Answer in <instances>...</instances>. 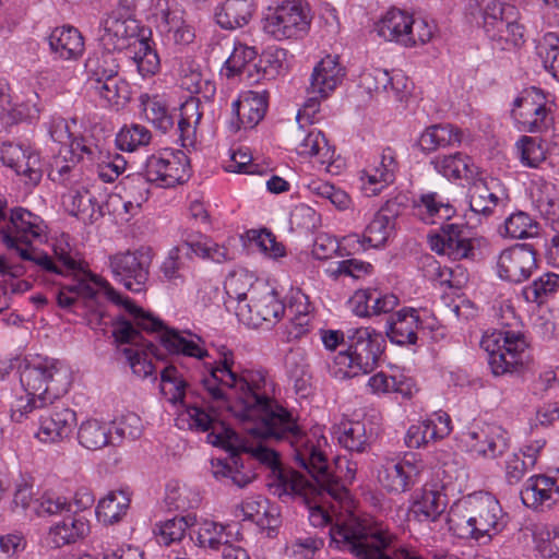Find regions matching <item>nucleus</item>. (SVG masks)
<instances>
[{"instance_id":"a878e982","label":"nucleus","mask_w":559,"mask_h":559,"mask_svg":"<svg viewBox=\"0 0 559 559\" xmlns=\"http://www.w3.org/2000/svg\"><path fill=\"white\" fill-rule=\"evenodd\" d=\"M296 119H298V116ZM304 121L312 124L314 122V115H311L310 118L305 116L300 121L297 120L299 127L294 134L297 143V153L301 156L316 157L321 165H326L329 170L334 157V148L329 144L325 135L320 130L311 129L306 132Z\"/></svg>"},{"instance_id":"4c0bfd02","label":"nucleus","mask_w":559,"mask_h":559,"mask_svg":"<svg viewBox=\"0 0 559 559\" xmlns=\"http://www.w3.org/2000/svg\"><path fill=\"white\" fill-rule=\"evenodd\" d=\"M414 209L420 219L436 224V219H450L455 214L454 206L437 192L424 193L415 201Z\"/></svg>"},{"instance_id":"cd10ccee","label":"nucleus","mask_w":559,"mask_h":559,"mask_svg":"<svg viewBox=\"0 0 559 559\" xmlns=\"http://www.w3.org/2000/svg\"><path fill=\"white\" fill-rule=\"evenodd\" d=\"M399 162L395 151L391 147L383 148L373 163L362 171L364 189L372 195L380 193L394 182Z\"/></svg>"},{"instance_id":"423d86ee","label":"nucleus","mask_w":559,"mask_h":559,"mask_svg":"<svg viewBox=\"0 0 559 559\" xmlns=\"http://www.w3.org/2000/svg\"><path fill=\"white\" fill-rule=\"evenodd\" d=\"M20 382L25 395L17 396L11 404V418L15 423H22L33 411L67 393L70 373L57 359L36 357L20 367Z\"/></svg>"},{"instance_id":"f704fd0d","label":"nucleus","mask_w":559,"mask_h":559,"mask_svg":"<svg viewBox=\"0 0 559 559\" xmlns=\"http://www.w3.org/2000/svg\"><path fill=\"white\" fill-rule=\"evenodd\" d=\"M88 532L90 523L85 516L67 513L61 522L50 527L48 536L50 543L60 548L85 537Z\"/></svg>"},{"instance_id":"c03bdc74","label":"nucleus","mask_w":559,"mask_h":559,"mask_svg":"<svg viewBox=\"0 0 559 559\" xmlns=\"http://www.w3.org/2000/svg\"><path fill=\"white\" fill-rule=\"evenodd\" d=\"M116 50L95 52L85 61L88 83L99 82L103 79L119 75V63L115 56Z\"/></svg>"},{"instance_id":"a18cd8bd","label":"nucleus","mask_w":559,"mask_h":559,"mask_svg":"<svg viewBox=\"0 0 559 559\" xmlns=\"http://www.w3.org/2000/svg\"><path fill=\"white\" fill-rule=\"evenodd\" d=\"M252 7L249 2H222L215 12L216 23L225 29L241 27L249 22Z\"/></svg>"},{"instance_id":"f257e3e1","label":"nucleus","mask_w":559,"mask_h":559,"mask_svg":"<svg viewBox=\"0 0 559 559\" xmlns=\"http://www.w3.org/2000/svg\"><path fill=\"white\" fill-rule=\"evenodd\" d=\"M201 391L197 400L187 402L178 415L176 425L180 429L206 432L209 443L221 448H233L237 441L236 432L218 420L214 407H205L206 402H214L217 407H227L243 427L255 438L274 441L273 437L262 436L251 428L266 419L265 414L276 405L282 406L273 396L274 384L263 369H241L235 361L233 350L223 347L219 359L207 367V373L200 380Z\"/></svg>"},{"instance_id":"6e6d98bb","label":"nucleus","mask_w":559,"mask_h":559,"mask_svg":"<svg viewBox=\"0 0 559 559\" xmlns=\"http://www.w3.org/2000/svg\"><path fill=\"white\" fill-rule=\"evenodd\" d=\"M368 386L376 394L400 393L403 396H411L412 381L404 376H388L384 372H378L369 378Z\"/></svg>"},{"instance_id":"5701e85b","label":"nucleus","mask_w":559,"mask_h":559,"mask_svg":"<svg viewBox=\"0 0 559 559\" xmlns=\"http://www.w3.org/2000/svg\"><path fill=\"white\" fill-rule=\"evenodd\" d=\"M269 106L266 91H246L231 104L233 118L229 128L233 132L253 129L265 116Z\"/></svg>"},{"instance_id":"4be33fe9","label":"nucleus","mask_w":559,"mask_h":559,"mask_svg":"<svg viewBox=\"0 0 559 559\" xmlns=\"http://www.w3.org/2000/svg\"><path fill=\"white\" fill-rule=\"evenodd\" d=\"M0 159L3 165L25 178L29 187L37 186L43 177L39 154L28 146L19 143L4 142L0 147Z\"/></svg>"},{"instance_id":"c9c22d12","label":"nucleus","mask_w":559,"mask_h":559,"mask_svg":"<svg viewBox=\"0 0 559 559\" xmlns=\"http://www.w3.org/2000/svg\"><path fill=\"white\" fill-rule=\"evenodd\" d=\"M78 441L83 448L92 451L107 445L117 447L111 425L95 418L87 419L79 426Z\"/></svg>"},{"instance_id":"49530a36","label":"nucleus","mask_w":559,"mask_h":559,"mask_svg":"<svg viewBox=\"0 0 559 559\" xmlns=\"http://www.w3.org/2000/svg\"><path fill=\"white\" fill-rule=\"evenodd\" d=\"M231 526L222 525L213 521H204L194 535L190 534V539L203 548L218 550L225 546L231 536Z\"/></svg>"},{"instance_id":"c756f323","label":"nucleus","mask_w":559,"mask_h":559,"mask_svg":"<svg viewBox=\"0 0 559 559\" xmlns=\"http://www.w3.org/2000/svg\"><path fill=\"white\" fill-rule=\"evenodd\" d=\"M451 418L447 413H436L432 417L412 425L405 436L408 448H420L431 441L442 439L451 432Z\"/></svg>"},{"instance_id":"37998d69","label":"nucleus","mask_w":559,"mask_h":559,"mask_svg":"<svg viewBox=\"0 0 559 559\" xmlns=\"http://www.w3.org/2000/svg\"><path fill=\"white\" fill-rule=\"evenodd\" d=\"M130 501V492L128 490L109 491L97 504V516L105 523L114 524L120 521L127 513Z\"/></svg>"},{"instance_id":"e2e57ef3","label":"nucleus","mask_w":559,"mask_h":559,"mask_svg":"<svg viewBox=\"0 0 559 559\" xmlns=\"http://www.w3.org/2000/svg\"><path fill=\"white\" fill-rule=\"evenodd\" d=\"M546 105V96L536 87H531L518 96L513 102L512 116L515 118L521 117L527 119L535 110H542Z\"/></svg>"},{"instance_id":"4468645a","label":"nucleus","mask_w":559,"mask_h":559,"mask_svg":"<svg viewBox=\"0 0 559 559\" xmlns=\"http://www.w3.org/2000/svg\"><path fill=\"white\" fill-rule=\"evenodd\" d=\"M345 76V69L340 64L337 56H326L313 69L308 93L311 95L298 111V120L305 116L310 118L319 111V99H324L336 88Z\"/></svg>"},{"instance_id":"7c9ffc66","label":"nucleus","mask_w":559,"mask_h":559,"mask_svg":"<svg viewBox=\"0 0 559 559\" xmlns=\"http://www.w3.org/2000/svg\"><path fill=\"white\" fill-rule=\"evenodd\" d=\"M51 53L61 60H75L84 51L81 33L72 26L55 28L48 37Z\"/></svg>"},{"instance_id":"5fc2aeb1","label":"nucleus","mask_w":559,"mask_h":559,"mask_svg":"<svg viewBox=\"0 0 559 559\" xmlns=\"http://www.w3.org/2000/svg\"><path fill=\"white\" fill-rule=\"evenodd\" d=\"M142 107L145 118L163 133L174 126V118L168 111L166 103L157 95L142 96Z\"/></svg>"},{"instance_id":"ea45409f","label":"nucleus","mask_w":559,"mask_h":559,"mask_svg":"<svg viewBox=\"0 0 559 559\" xmlns=\"http://www.w3.org/2000/svg\"><path fill=\"white\" fill-rule=\"evenodd\" d=\"M284 365L289 379L294 382L297 393L305 396L310 389L311 374L304 348L290 349L284 359Z\"/></svg>"},{"instance_id":"a211bd4d","label":"nucleus","mask_w":559,"mask_h":559,"mask_svg":"<svg viewBox=\"0 0 559 559\" xmlns=\"http://www.w3.org/2000/svg\"><path fill=\"white\" fill-rule=\"evenodd\" d=\"M346 336L348 349L354 356L358 368L364 374L371 372L384 350L385 340L380 332L369 328L348 329Z\"/></svg>"},{"instance_id":"2eb2a0df","label":"nucleus","mask_w":559,"mask_h":559,"mask_svg":"<svg viewBox=\"0 0 559 559\" xmlns=\"http://www.w3.org/2000/svg\"><path fill=\"white\" fill-rule=\"evenodd\" d=\"M236 445L241 452L251 454L252 457L272 468L275 478L269 486L273 495L281 498L284 493L305 492V489L309 488L307 479L302 475L281 467L278 455L274 450L261 444L248 445L240 442L238 437Z\"/></svg>"},{"instance_id":"6ab92c4d","label":"nucleus","mask_w":559,"mask_h":559,"mask_svg":"<svg viewBox=\"0 0 559 559\" xmlns=\"http://www.w3.org/2000/svg\"><path fill=\"white\" fill-rule=\"evenodd\" d=\"M509 201L508 190L495 177L473 179L468 189L469 210L481 218H489L499 205Z\"/></svg>"},{"instance_id":"6e6552de","label":"nucleus","mask_w":559,"mask_h":559,"mask_svg":"<svg viewBox=\"0 0 559 559\" xmlns=\"http://www.w3.org/2000/svg\"><path fill=\"white\" fill-rule=\"evenodd\" d=\"M481 347L488 354V364L495 376L522 373L531 368L533 356L525 336L520 332L506 331L499 337L486 336Z\"/></svg>"},{"instance_id":"e433bc0d","label":"nucleus","mask_w":559,"mask_h":559,"mask_svg":"<svg viewBox=\"0 0 559 559\" xmlns=\"http://www.w3.org/2000/svg\"><path fill=\"white\" fill-rule=\"evenodd\" d=\"M462 141V132L453 124H433L425 129L418 140L421 151L430 153L439 148L454 146Z\"/></svg>"},{"instance_id":"f03ea898","label":"nucleus","mask_w":559,"mask_h":559,"mask_svg":"<svg viewBox=\"0 0 559 559\" xmlns=\"http://www.w3.org/2000/svg\"><path fill=\"white\" fill-rule=\"evenodd\" d=\"M260 421L255 432L273 437L275 442L287 443L293 450V457L298 467L306 471L312 480L307 479L309 488L305 492H290L284 496H299L309 509V521L313 526H323L330 521L322 502L329 497L337 502L348 499L347 485L329 471L324 453L314 444L299 426L297 418L288 409L274 405Z\"/></svg>"},{"instance_id":"7ed1b4c3","label":"nucleus","mask_w":559,"mask_h":559,"mask_svg":"<svg viewBox=\"0 0 559 559\" xmlns=\"http://www.w3.org/2000/svg\"><path fill=\"white\" fill-rule=\"evenodd\" d=\"M107 299L122 306L131 316L132 321L119 317L114 322L112 336L120 344H131L134 347L123 348L132 372L145 379L155 374V367L150 356L159 358L158 348L151 341H145L141 332L156 334L163 347L173 355H182L197 359L209 356L203 347L201 337L190 332H180L165 326L163 321L138 307L129 297H123L112 287L105 292Z\"/></svg>"},{"instance_id":"1a4fd4ad","label":"nucleus","mask_w":559,"mask_h":559,"mask_svg":"<svg viewBox=\"0 0 559 559\" xmlns=\"http://www.w3.org/2000/svg\"><path fill=\"white\" fill-rule=\"evenodd\" d=\"M7 201L0 198V241L8 250L16 253L32 241L41 237L46 226L36 214L23 207H14L7 218Z\"/></svg>"},{"instance_id":"052dcab7","label":"nucleus","mask_w":559,"mask_h":559,"mask_svg":"<svg viewBox=\"0 0 559 559\" xmlns=\"http://www.w3.org/2000/svg\"><path fill=\"white\" fill-rule=\"evenodd\" d=\"M195 518L191 514L174 518L158 526L157 540L163 545H170L183 538L186 531L194 524Z\"/></svg>"},{"instance_id":"72a5a7b5","label":"nucleus","mask_w":559,"mask_h":559,"mask_svg":"<svg viewBox=\"0 0 559 559\" xmlns=\"http://www.w3.org/2000/svg\"><path fill=\"white\" fill-rule=\"evenodd\" d=\"M433 169L449 180H472L477 175V167L472 158L461 152L438 155L430 162Z\"/></svg>"},{"instance_id":"2f4dec72","label":"nucleus","mask_w":559,"mask_h":559,"mask_svg":"<svg viewBox=\"0 0 559 559\" xmlns=\"http://www.w3.org/2000/svg\"><path fill=\"white\" fill-rule=\"evenodd\" d=\"M413 15L406 11L392 8L377 24L379 36L390 41H396L404 46H409L412 37L408 36L411 29Z\"/></svg>"},{"instance_id":"4d7b16f0","label":"nucleus","mask_w":559,"mask_h":559,"mask_svg":"<svg viewBox=\"0 0 559 559\" xmlns=\"http://www.w3.org/2000/svg\"><path fill=\"white\" fill-rule=\"evenodd\" d=\"M257 57L258 52L254 47H249L241 43L236 44L231 55L224 63L226 76L245 75L249 64H251Z\"/></svg>"},{"instance_id":"20e7f679","label":"nucleus","mask_w":559,"mask_h":559,"mask_svg":"<svg viewBox=\"0 0 559 559\" xmlns=\"http://www.w3.org/2000/svg\"><path fill=\"white\" fill-rule=\"evenodd\" d=\"M133 3L118 2L100 20L98 43L105 50L128 49L139 73L154 75L160 67L159 57L151 38L152 32L134 17Z\"/></svg>"},{"instance_id":"8fccbe9b","label":"nucleus","mask_w":559,"mask_h":559,"mask_svg":"<svg viewBox=\"0 0 559 559\" xmlns=\"http://www.w3.org/2000/svg\"><path fill=\"white\" fill-rule=\"evenodd\" d=\"M449 530L460 538H474V518L471 511V497L454 503L447 515Z\"/></svg>"},{"instance_id":"f8f14e48","label":"nucleus","mask_w":559,"mask_h":559,"mask_svg":"<svg viewBox=\"0 0 559 559\" xmlns=\"http://www.w3.org/2000/svg\"><path fill=\"white\" fill-rule=\"evenodd\" d=\"M235 311L240 322L250 328H259L263 322L275 323L284 317L285 304L274 288L260 283L251 288L249 302L236 306Z\"/></svg>"},{"instance_id":"bf43d9fd","label":"nucleus","mask_w":559,"mask_h":559,"mask_svg":"<svg viewBox=\"0 0 559 559\" xmlns=\"http://www.w3.org/2000/svg\"><path fill=\"white\" fill-rule=\"evenodd\" d=\"M151 183L153 182L148 180V176H146L144 167L143 173H135L126 176L120 181V187L126 199H131V202L136 204H143L148 199Z\"/></svg>"},{"instance_id":"ddd939ff","label":"nucleus","mask_w":559,"mask_h":559,"mask_svg":"<svg viewBox=\"0 0 559 559\" xmlns=\"http://www.w3.org/2000/svg\"><path fill=\"white\" fill-rule=\"evenodd\" d=\"M309 10L304 2H277L269 7L264 17V31L277 40L297 37L310 24Z\"/></svg>"},{"instance_id":"9b49d317","label":"nucleus","mask_w":559,"mask_h":559,"mask_svg":"<svg viewBox=\"0 0 559 559\" xmlns=\"http://www.w3.org/2000/svg\"><path fill=\"white\" fill-rule=\"evenodd\" d=\"M151 264L150 248L127 250L109 257V267L114 278L126 289L136 294L146 289Z\"/></svg>"},{"instance_id":"3c124183","label":"nucleus","mask_w":559,"mask_h":559,"mask_svg":"<svg viewBox=\"0 0 559 559\" xmlns=\"http://www.w3.org/2000/svg\"><path fill=\"white\" fill-rule=\"evenodd\" d=\"M394 228V217L386 209L378 211L366 226L364 236L370 248L383 246Z\"/></svg>"},{"instance_id":"393cba45","label":"nucleus","mask_w":559,"mask_h":559,"mask_svg":"<svg viewBox=\"0 0 559 559\" xmlns=\"http://www.w3.org/2000/svg\"><path fill=\"white\" fill-rule=\"evenodd\" d=\"M423 320L417 309L404 307L390 314L385 322V335L392 344L416 346Z\"/></svg>"},{"instance_id":"de8ad7c7","label":"nucleus","mask_w":559,"mask_h":559,"mask_svg":"<svg viewBox=\"0 0 559 559\" xmlns=\"http://www.w3.org/2000/svg\"><path fill=\"white\" fill-rule=\"evenodd\" d=\"M281 56H284L282 50L275 53L265 52L249 64L245 79L248 84H257L263 80H272L282 68Z\"/></svg>"},{"instance_id":"774afa93","label":"nucleus","mask_w":559,"mask_h":559,"mask_svg":"<svg viewBox=\"0 0 559 559\" xmlns=\"http://www.w3.org/2000/svg\"><path fill=\"white\" fill-rule=\"evenodd\" d=\"M308 189L312 194L328 200L340 210L347 209L350 203V199L345 191L321 179L311 180Z\"/></svg>"},{"instance_id":"09e8293b","label":"nucleus","mask_w":559,"mask_h":559,"mask_svg":"<svg viewBox=\"0 0 559 559\" xmlns=\"http://www.w3.org/2000/svg\"><path fill=\"white\" fill-rule=\"evenodd\" d=\"M337 439L342 447L352 452L362 453L370 447V435L367 433L365 423L359 420L342 423Z\"/></svg>"},{"instance_id":"412c9836","label":"nucleus","mask_w":559,"mask_h":559,"mask_svg":"<svg viewBox=\"0 0 559 559\" xmlns=\"http://www.w3.org/2000/svg\"><path fill=\"white\" fill-rule=\"evenodd\" d=\"M471 511L474 518V538H491L507 525L506 514L499 501L489 493L471 496Z\"/></svg>"},{"instance_id":"680f3d73","label":"nucleus","mask_w":559,"mask_h":559,"mask_svg":"<svg viewBox=\"0 0 559 559\" xmlns=\"http://www.w3.org/2000/svg\"><path fill=\"white\" fill-rule=\"evenodd\" d=\"M235 515L237 518L242 516V520L252 521L261 527L271 524L270 521H266L267 516L270 515L267 501L260 496L245 499L237 507Z\"/></svg>"},{"instance_id":"13d9d810","label":"nucleus","mask_w":559,"mask_h":559,"mask_svg":"<svg viewBox=\"0 0 559 559\" xmlns=\"http://www.w3.org/2000/svg\"><path fill=\"white\" fill-rule=\"evenodd\" d=\"M151 131L141 124L124 126L116 136V144L119 150L133 152L140 146L150 144Z\"/></svg>"},{"instance_id":"58836bf2","label":"nucleus","mask_w":559,"mask_h":559,"mask_svg":"<svg viewBox=\"0 0 559 559\" xmlns=\"http://www.w3.org/2000/svg\"><path fill=\"white\" fill-rule=\"evenodd\" d=\"M447 504L445 493L424 488L420 498L412 507V513L419 522H436L445 511Z\"/></svg>"},{"instance_id":"603ef678","label":"nucleus","mask_w":559,"mask_h":559,"mask_svg":"<svg viewBox=\"0 0 559 559\" xmlns=\"http://www.w3.org/2000/svg\"><path fill=\"white\" fill-rule=\"evenodd\" d=\"M90 84L109 105H123L130 98L129 83L119 75Z\"/></svg>"},{"instance_id":"79ce46f5","label":"nucleus","mask_w":559,"mask_h":559,"mask_svg":"<svg viewBox=\"0 0 559 559\" xmlns=\"http://www.w3.org/2000/svg\"><path fill=\"white\" fill-rule=\"evenodd\" d=\"M189 384L183 378L182 373L173 364L166 366L160 371V392L166 400L176 405H183L188 394L193 395L192 391H189Z\"/></svg>"},{"instance_id":"0eeeda50","label":"nucleus","mask_w":559,"mask_h":559,"mask_svg":"<svg viewBox=\"0 0 559 559\" xmlns=\"http://www.w3.org/2000/svg\"><path fill=\"white\" fill-rule=\"evenodd\" d=\"M394 535L380 525L366 526L357 521L336 527L332 540L341 550L356 559H392L385 549L392 546Z\"/></svg>"},{"instance_id":"9d476101","label":"nucleus","mask_w":559,"mask_h":559,"mask_svg":"<svg viewBox=\"0 0 559 559\" xmlns=\"http://www.w3.org/2000/svg\"><path fill=\"white\" fill-rule=\"evenodd\" d=\"M511 2H488L483 9L484 29L495 49L511 50L523 43V26Z\"/></svg>"},{"instance_id":"c85d7f7f","label":"nucleus","mask_w":559,"mask_h":559,"mask_svg":"<svg viewBox=\"0 0 559 559\" xmlns=\"http://www.w3.org/2000/svg\"><path fill=\"white\" fill-rule=\"evenodd\" d=\"M423 462L403 459L399 462H390L379 473V480L382 486L392 492H405L418 481L423 472Z\"/></svg>"},{"instance_id":"0e129e2a","label":"nucleus","mask_w":559,"mask_h":559,"mask_svg":"<svg viewBox=\"0 0 559 559\" xmlns=\"http://www.w3.org/2000/svg\"><path fill=\"white\" fill-rule=\"evenodd\" d=\"M504 231L514 239L530 238L538 234V224L527 213L516 212L506 219Z\"/></svg>"},{"instance_id":"b1692460","label":"nucleus","mask_w":559,"mask_h":559,"mask_svg":"<svg viewBox=\"0 0 559 559\" xmlns=\"http://www.w3.org/2000/svg\"><path fill=\"white\" fill-rule=\"evenodd\" d=\"M430 246L439 254L452 260L474 259L475 247L463 225L447 223L441 227V234L430 238Z\"/></svg>"},{"instance_id":"aec40b11","label":"nucleus","mask_w":559,"mask_h":559,"mask_svg":"<svg viewBox=\"0 0 559 559\" xmlns=\"http://www.w3.org/2000/svg\"><path fill=\"white\" fill-rule=\"evenodd\" d=\"M536 267V251L528 243H518L504 249L497 261L499 277L512 283L526 281Z\"/></svg>"},{"instance_id":"f3484780","label":"nucleus","mask_w":559,"mask_h":559,"mask_svg":"<svg viewBox=\"0 0 559 559\" xmlns=\"http://www.w3.org/2000/svg\"><path fill=\"white\" fill-rule=\"evenodd\" d=\"M472 454L485 459H496L509 449L508 432L497 424H474L462 435Z\"/></svg>"},{"instance_id":"a19ab883","label":"nucleus","mask_w":559,"mask_h":559,"mask_svg":"<svg viewBox=\"0 0 559 559\" xmlns=\"http://www.w3.org/2000/svg\"><path fill=\"white\" fill-rule=\"evenodd\" d=\"M233 448L227 447V450H230V459L228 461L216 460L212 461V473L213 476L221 479H230L233 484L238 487L247 486L253 478V475L250 472H242L239 467H242V463H240L239 452H241L236 445V441H233Z\"/></svg>"},{"instance_id":"864d4df0","label":"nucleus","mask_w":559,"mask_h":559,"mask_svg":"<svg viewBox=\"0 0 559 559\" xmlns=\"http://www.w3.org/2000/svg\"><path fill=\"white\" fill-rule=\"evenodd\" d=\"M83 174L78 158L71 157L67 153L57 156L50 164L48 177L60 185L72 186L76 183Z\"/></svg>"},{"instance_id":"338daca9","label":"nucleus","mask_w":559,"mask_h":559,"mask_svg":"<svg viewBox=\"0 0 559 559\" xmlns=\"http://www.w3.org/2000/svg\"><path fill=\"white\" fill-rule=\"evenodd\" d=\"M252 287L255 285H252L251 276L243 272L229 274L224 283L228 298L237 300V306L249 302Z\"/></svg>"},{"instance_id":"69168bd1","label":"nucleus","mask_w":559,"mask_h":559,"mask_svg":"<svg viewBox=\"0 0 559 559\" xmlns=\"http://www.w3.org/2000/svg\"><path fill=\"white\" fill-rule=\"evenodd\" d=\"M521 163L536 168L546 158V152L538 138L523 135L516 143Z\"/></svg>"},{"instance_id":"473e14b6","label":"nucleus","mask_w":559,"mask_h":559,"mask_svg":"<svg viewBox=\"0 0 559 559\" xmlns=\"http://www.w3.org/2000/svg\"><path fill=\"white\" fill-rule=\"evenodd\" d=\"M520 495L522 502L533 509L550 508L559 499L552 485V478L544 475L530 477Z\"/></svg>"},{"instance_id":"dca6fc26","label":"nucleus","mask_w":559,"mask_h":559,"mask_svg":"<svg viewBox=\"0 0 559 559\" xmlns=\"http://www.w3.org/2000/svg\"><path fill=\"white\" fill-rule=\"evenodd\" d=\"M145 174L160 188H171L189 178V158L182 151L165 150L147 157Z\"/></svg>"},{"instance_id":"bb28decb","label":"nucleus","mask_w":559,"mask_h":559,"mask_svg":"<svg viewBox=\"0 0 559 559\" xmlns=\"http://www.w3.org/2000/svg\"><path fill=\"white\" fill-rule=\"evenodd\" d=\"M76 421V413L73 409L56 406L40 415L36 437L41 442H62L71 438Z\"/></svg>"},{"instance_id":"39448f33","label":"nucleus","mask_w":559,"mask_h":559,"mask_svg":"<svg viewBox=\"0 0 559 559\" xmlns=\"http://www.w3.org/2000/svg\"><path fill=\"white\" fill-rule=\"evenodd\" d=\"M55 253L58 258V262H55L51 257L46 253L36 252L32 246H26L24 249H21L17 255L24 261L34 262L46 272L63 276L73 275L71 283L60 284L59 292L56 295L57 304L60 308L71 310L82 305L92 312L100 313L99 299L102 295L106 296L105 292L110 286L105 284L97 276L83 270L81 264L63 249L58 251V249L55 248Z\"/></svg>"}]
</instances>
